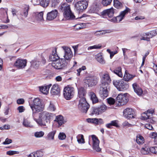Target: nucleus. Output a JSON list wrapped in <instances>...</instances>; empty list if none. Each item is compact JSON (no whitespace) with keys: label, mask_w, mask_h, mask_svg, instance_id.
Instances as JSON below:
<instances>
[{"label":"nucleus","mask_w":157,"mask_h":157,"mask_svg":"<svg viewBox=\"0 0 157 157\" xmlns=\"http://www.w3.org/2000/svg\"><path fill=\"white\" fill-rule=\"evenodd\" d=\"M52 117L51 113L46 112L43 111L39 114L38 119L34 118V120L40 126H46L49 123V120Z\"/></svg>","instance_id":"obj_1"},{"label":"nucleus","mask_w":157,"mask_h":157,"mask_svg":"<svg viewBox=\"0 0 157 157\" xmlns=\"http://www.w3.org/2000/svg\"><path fill=\"white\" fill-rule=\"evenodd\" d=\"M29 105L33 111L32 117L34 118L36 113L43 111L44 109V105L38 98H34L32 102L29 104Z\"/></svg>","instance_id":"obj_2"},{"label":"nucleus","mask_w":157,"mask_h":157,"mask_svg":"<svg viewBox=\"0 0 157 157\" xmlns=\"http://www.w3.org/2000/svg\"><path fill=\"white\" fill-rule=\"evenodd\" d=\"M60 8L63 12V14L64 17L67 20L74 19L75 16L72 12L70 5L66 3L61 4Z\"/></svg>","instance_id":"obj_3"},{"label":"nucleus","mask_w":157,"mask_h":157,"mask_svg":"<svg viewBox=\"0 0 157 157\" xmlns=\"http://www.w3.org/2000/svg\"><path fill=\"white\" fill-rule=\"evenodd\" d=\"M83 81L89 87H92L97 84L98 78L95 76L87 74L85 77Z\"/></svg>","instance_id":"obj_4"},{"label":"nucleus","mask_w":157,"mask_h":157,"mask_svg":"<svg viewBox=\"0 0 157 157\" xmlns=\"http://www.w3.org/2000/svg\"><path fill=\"white\" fill-rule=\"evenodd\" d=\"M75 92V89L73 87L67 86L63 89V94L66 100H69L73 97Z\"/></svg>","instance_id":"obj_5"},{"label":"nucleus","mask_w":157,"mask_h":157,"mask_svg":"<svg viewBox=\"0 0 157 157\" xmlns=\"http://www.w3.org/2000/svg\"><path fill=\"white\" fill-rule=\"evenodd\" d=\"M113 84L119 91H124L128 89L129 87L128 84L124 82L123 80H113Z\"/></svg>","instance_id":"obj_6"},{"label":"nucleus","mask_w":157,"mask_h":157,"mask_svg":"<svg viewBox=\"0 0 157 157\" xmlns=\"http://www.w3.org/2000/svg\"><path fill=\"white\" fill-rule=\"evenodd\" d=\"M117 105L122 106L125 105L128 101V99L126 94H119L116 98Z\"/></svg>","instance_id":"obj_7"},{"label":"nucleus","mask_w":157,"mask_h":157,"mask_svg":"<svg viewBox=\"0 0 157 157\" xmlns=\"http://www.w3.org/2000/svg\"><path fill=\"white\" fill-rule=\"evenodd\" d=\"M88 6V2L86 0H79L75 4V9L79 12H82L86 9Z\"/></svg>","instance_id":"obj_8"},{"label":"nucleus","mask_w":157,"mask_h":157,"mask_svg":"<svg viewBox=\"0 0 157 157\" xmlns=\"http://www.w3.org/2000/svg\"><path fill=\"white\" fill-rule=\"evenodd\" d=\"M130 10L128 7H126V9L124 11L121 12L120 14L116 17H114L111 18L109 20L112 22L114 23H117L121 21L124 17L125 15L127 14L130 12Z\"/></svg>","instance_id":"obj_9"},{"label":"nucleus","mask_w":157,"mask_h":157,"mask_svg":"<svg viewBox=\"0 0 157 157\" xmlns=\"http://www.w3.org/2000/svg\"><path fill=\"white\" fill-rule=\"evenodd\" d=\"M64 53L63 57L65 61L67 60L70 61L73 57V54L71 48L66 46H63L61 47Z\"/></svg>","instance_id":"obj_10"},{"label":"nucleus","mask_w":157,"mask_h":157,"mask_svg":"<svg viewBox=\"0 0 157 157\" xmlns=\"http://www.w3.org/2000/svg\"><path fill=\"white\" fill-rule=\"evenodd\" d=\"M67 63L64 59H61L59 60L58 61H56L55 62H52L51 65L52 67L55 69L57 70L62 69L67 64Z\"/></svg>","instance_id":"obj_11"},{"label":"nucleus","mask_w":157,"mask_h":157,"mask_svg":"<svg viewBox=\"0 0 157 157\" xmlns=\"http://www.w3.org/2000/svg\"><path fill=\"white\" fill-rule=\"evenodd\" d=\"M100 75L101 78V85L104 84V85H108V86H109L111 80L109 73L107 72H105L103 73H100Z\"/></svg>","instance_id":"obj_12"},{"label":"nucleus","mask_w":157,"mask_h":157,"mask_svg":"<svg viewBox=\"0 0 157 157\" xmlns=\"http://www.w3.org/2000/svg\"><path fill=\"white\" fill-rule=\"evenodd\" d=\"M114 13V9L112 7L104 10L99 14L103 18H108L112 17L113 16Z\"/></svg>","instance_id":"obj_13"},{"label":"nucleus","mask_w":157,"mask_h":157,"mask_svg":"<svg viewBox=\"0 0 157 157\" xmlns=\"http://www.w3.org/2000/svg\"><path fill=\"white\" fill-rule=\"evenodd\" d=\"M101 85L99 93L100 97L104 99L107 97L108 95V89L109 86L108 85Z\"/></svg>","instance_id":"obj_14"},{"label":"nucleus","mask_w":157,"mask_h":157,"mask_svg":"<svg viewBox=\"0 0 157 157\" xmlns=\"http://www.w3.org/2000/svg\"><path fill=\"white\" fill-rule=\"evenodd\" d=\"M91 138L93 141V148L97 152L101 151V149L99 147V141L97 137L94 135H92L89 136V139Z\"/></svg>","instance_id":"obj_15"},{"label":"nucleus","mask_w":157,"mask_h":157,"mask_svg":"<svg viewBox=\"0 0 157 157\" xmlns=\"http://www.w3.org/2000/svg\"><path fill=\"white\" fill-rule=\"evenodd\" d=\"M107 108V106L104 105H102L97 108H94L91 113L92 114L98 115L105 112Z\"/></svg>","instance_id":"obj_16"},{"label":"nucleus","mask_w":157,"mask_h":157,"mask_svg":"<svg viewBox=\"0 0 157 157\" xmlns=\"http://www.w3.org/2000/svg\"><path fill=\"white\" fill-rule=\"evenodd\" d=\"M27 60L26 59H18L15 62L14 65L18 69H23L26 66Z\"/></svg>","instance_id":"obj_17"},{"label":"nucleus","mask_w":157,"mask_h":157,"mask_svg":"<svg viewBox=\"0 0 157 157\" xmlns=\"http://www.w3.org/2000/svg\"><path fill=\"white\" fill-rule=\"evenodd\" d=\"M123 115L124 117L128 119H130L134 118V111L131 108H127L124 109L123 112Z\"/></svg>","instance_id":"obj_18"},{"label":"nucleus","mask_w":157,"mask_h":157,"mask_svg":"<svg viewBox=\"0 0 157 157\" xmlns=\"http://www.w3.org/2000/svg\"><path fill=\"white\" fill-rule=\"evenodd\" d=\"M58 12L56 10H54L48 12L47 15L46 20L50 21L56 18L57 16Z\"/></svg>","instance_id":"obj_19"},{"label":"nucleus","mask_w":157,"mask_h":157,"mask_svg":"<svg viewBox=\"0 0 157 157\" xmlns=\"http://www.w3.org/2000/svg\"><path fill=\"white\" fill-rule=\"evenodd\" d=\"M56 53L57 49L55 48L53 50L52 54L49 56V59L50 61L55 62L59 59V57Z\"/></svg>","instance_id":"obj_20"},{"label":"nucleus","mask_w":157,"mask_h":157,"mask_svg":"<svg viewBox=\"0 0 157 157\" xmlns=\"http://www.w3.org/2000/svg\"><path fill=\"white\" fill-rule=\"evenodd\" d=\"M60 93V89L57 84L53 85L51 88V93L52 95H58Z\"/></svg>","instance_id":"obj_21"},{"label":"nucleus","mask_w":157,"mask_h":157,"mask_svg":"<svg viewBox=\"0 0 157 157\" xmlns=\"http://www.w3.org/2000/svg\"><path fill=\"white\" fill-rule=\"evenodd\" d=\"M134 92L139 96H141L143 93L142 89L138 84L135 83L132 85Z\"/></svg>","instance_id":"obj_22"},{"label":"nucleus","mask_w":157,"mask_h":157,"mask_svg":"<svg viewBox=\"0 0 157 157\" xmlns=\"http://www.w3.org/2000/svg\"><path fill=\"white\" fill-rule=\"evenodd\" d=\"M86 121L88 123H91L96 124H101L103 122L101 118H88Z\"/></svg>","instance_id":"obj_23"},{"label":"nucleus","mask_w":157,"mask_h":157,"mask_svg":"<svg viewBox=\"0 0 157 157\" xmlns=\"http://www.w3.org/2000/svg\"><path fill=\"white\" fill-rule=\"evenodd\" d=\"M90 99L93 103H96L98 102V99L95 94L93 92L90 91L88 93Z\"/></svg>","instance_id":"obj_24"},{"label":"nucleus","mask_w":157,"mask_h":157,"mask_svg":"<svg viewBox=\"0 0 157 157\" xmlns=\"http://www.w3.org/2000/svg\"><path fill=\"white\" fill-rule=\"evenodd\" d=\"M52 84H50L48 86L39 87L40 90L44 94H47L48 93L49 88L51 86Z\"/></svg>","instance_id":"obj_25"},{"label":"nucleus","mask_w":157,"mask_h":157,"mask_svg":"<svg viewBox=\"0 0 157 157\" xmlns=\"http://www.w3.org/2000/svg\"><path fill=\"white\" fill-rule=\"evenodd\" d=\"M82 105V107H80L79 105H78V108L83 113H86L89 108L90 105L87 102L86 104V103H83Z\"/></svg>","instance_id":"obj_26"},{"label":"nucleus","mask_w":157,"mask_h":157,"mask_svg":"<svg viewBox=\"0 0 157 157\" xmlns=\"http://www.w3.org/2000/svg\"><path fill=\"white\" fill-rule=\"evenodd\" d=\"M54 121L56 122L59 126H61L64 123L63 117L61 115L57 116Z\"/></svg>","instance_id":"obj_27"},{"label":"nucleus","mask_w":157,"mask_h":157,"mask_svg":"<svg viewBox=\"0 0 157 157\" xmlns=\"http://www.w3.org/2000/svg\"><path fill=\"white\" fill-rule=\"evenodd\" d=\"M32 66L35 68L38 67L41 64L40 59L39 58H36L33 60L31 62Z\"/></svg>","instance_id":"obj_28"},{"label":"nucleus","mask_w":157,"mask_h":157,"mask_svg":"<svg viewBox=\"0 0 157 157\" xmlns=\"http://www.w3.org/2000/svg\"><path fill=\"white\" fill-rule=\"evenodd\" d=\"M96 59L100 63L103 64L105 63V61L104 60L101 54L99 53L96 56Z\"/></svg>","instance_id":"obj_29"},{"label":"nucleus","mask_w":157,"mask_h":157,"mask_svg":"<svg viewBox=\"0 0 157 157\" xmlns=\"http://www.w3.org/2000/svg\"><path fill=\"white\" fill-rule=\"evenodd\" d=\"M78 96L79 98L84 97L86 94V91L83 88L81 87L78 89Z\"/></svg>","instance_id":"obj_30"},{"label":"nucleus","mask_w":157,"mask_h":157,"mask_svg":"<svg viewBox=\"0 0 157 157\" xmlns=\"http://www.w3.org/2000/svg\"><path fill=\"white\" fill-rule=\"evenodd\" d=\"M151 115L148 114V113L146 112L142 114L141 119L144 120L148 119V121L151 122Z\"/></svg>","instance_id":"obj_31"},{"label":"nucleus","mask_w":157,"mask_h":157,"mask_svg":"<svg viewBox=\"0 0 157 157\" xmlns=\"http://www.w3.org/2000/svg\"><path fill=\"white\" fill-rule=\"evenodd\" d=\"M135 76V75H132L125 72L124 76V79L125 81H129L132 80Z\"/></svg>","instance_id":"obj_32"},{"label":"nucleus","mask_w":157,"mask_h":157,"mask_svg":"<svg viewBox=\"0 0 157 157\" xmlns=\"http://www.w3.org/2000/svg\"><path fill=\"white\" fill-rule=\"evenodd\" d=\"M22 124L23 125L27 128H32L33 125L31 124V122L26 119L24 118Z\"/></svg>","instance_id":"obj_33"},{"label":"nucleus","mask_w":157,"mask_h":157,"mask_svg":"<svg viewBox=\"0 0 157 157\" xmlns=\"http://www.w3.org/2000/svg\"><path fill=\"white\" fill-rule=\"evenodd\" d=\"M136 141L138 144H142L144 143V139L142 136L138 135L136 136Z\"/></svg>","instance_id":"obj_34"},{"label":"nucleus","mask_w":157,"mask_h":157,"mask_svg":"<svg viewBox=\"0 0 157 157\" xmlns=\"http://www.w3.org/2000/svg\"><path fill=\"white\" fill-rule=\"evenodd\" d=\"M113 72L119 77H122L123 76V74L121 72V68L120 67H118L116 68L113 71Z\"/></svg>","instance_id":"obj_35"},{"label":"nucleus","mask_w":157,"mask_h":157,"mask_svg":"<svg viewBox=\"0 0 157 157\" xmlns=\"http://www.w3.org/2000/svg\"><path fill=\"white\" fill-rule=\"evenodd\" d=\"M47 110L48 111L53 112L56 110V107L52 101H50L49 104L47 107Z\"/></svg>","instance_id":"obj_36"},{"label":"nucleus","mask_w":157,"mask_h":157,"mask_svg":"<svg viewBox=\"0 0 157 157\" xmlns=\"http://www.w3.org/2000/svg\"><path fill=\"white\" fill-rule=\"evenodd\" d=\"M150 151V148L147 146L142 147L141 150V152L144 155L148 154Z\"/></svg>","instance_id":"obj_37"},{"label":"nucleus","mask_w":157,"mask_h":157,"mask_svg":"<svg viewBox=\"0 0 157 157\" xmlns=\"http://www.w3.org/2000/svg\"><path fill=\"white\" fill-rule=\"evenodd\" d=\"M56 132V131H53L49 132L47 136V139L49 140H53Z\"/></svg>","instance_id":"obj_38"},{"label":"nucleus","mask_w":157,"mask_h":157,"mask_svg":"<svg viewBox=\"0 0 157 157\" xmlns=\"http://www.w3.org/2000/svg\"><path fill=\"white\" fill-rule=\"evenodd\" d=\"M40 4L43 7H47L49 4L50 0H39Z\"/></svg>","instance_id":"obj_39"},{"label":"nucleus","mask_w":157,"mask_h":157,"mask_svg":"<svg viewBox=\"0 0 157 157\" xmlns=\"http://www.w3.org/2000/svg\"><path fill=\"white\" fill-rule=\"evenodd\" d=\"M77 141L79 144H84L85 143L83 135L79 134L77 136Z\"/></svg>","instance_id":"obj_40"},{"label":"nucleus","mask_w":157,"mask_h":157,"mask_svg":"<svg viewBox=\"0 0 157 157\" xmlns=\"http://www.w3.org/2000/svg\"><path fill=\"white\" fill-rule=\"evenodd\" d=\"M44 13L43 12H41L37 14L36 17V19L39 21H44Z\"/></svg>","instance_id":"obj_41"},{"label":"nucleus","mask_w":157,"mask_h":157,"mask_svg":"<svg viewBox=\"0 0 157 157\" xmlns=\"http://www.w3.org/2000/svg\"><path fill=\"white\" fill-rule=\"evenodd\" d=\"M145 35L147 36H148L150 39V38H152L153 36H156V35L155 30H153L150 32L146 33Z\"/></svg>","instance_id":"obj_42"},{"label":"nucleus","mask_w":157,"mask_h":157,"mask_svg":"<svg viewBox=\"0 0 157 157\" xmlns=\"http://www.w3.org/2000/svg\"><path fill=\"white\" fill-rule=\"evenodd\" d=\"M101 47V44H98V45H95L93 46H90L87 49L88 50H90L93 49H100Z\"/></svg>","instance_id":"obj_43"},{"label":"nucleus","mask_w":157,"mask_h":157,"mask_svg":"<svg viewBox=\"0 0 157 157\" xmlns=\"http://www.w3.org/2000/svg\"><path fill=\"white\" fill-rule=\"evenodd\" d=\"M33 153L35 157H42L44 155L43 152L41 151H37Z\"/></svg>","instance_id":"obj_44"},{"label":"nucleus","mask_w":157,"mask_h":157,"mask_svg":"<svg viewBox=\"0 0 157 157\" xmlns=\"http://www.w3.org/2000/svg\"><path fill=\"white\" fill-rule=\"evenodd\" d=\"M29 10V6H26L24 8L23 11V13L22 14V15L25 17H26L28 14V12Z\"/></svg>","instance_id":"obj_45"},{"label":"nucleus","mask_w":157,"mask_h":157,"mask_svg":"<svg viewBox=\"0 0 157 157\" xmlns=\"http://www.w3.org/2000/svg\"><path fill=\"white\" fill-rule=\"evenodd\" d=\"M44 135V132L41 131L39 132H35L34 134V136L36 138H40L43 136Z\"/></svg>","instance_id":"obj_46"},{"label":"nucleus","mask_w":157,"mask_h":157,"mask_svg":"<svg viewBox=\"0 0 157 157\" xmlns=\"http://www.w3.org/2000/svg\"><path fill=\"white\" fill-rule=\"evenodd\" d=\"M113 5L117 9L120 8L122 6V4L119 1L113 2Z\"/></svg>","instance_id":"obj_47"},{"label":"nucleus","mask_w":157,"mask_h":157,"mask_svg":"<svg viewBox=\"0 0 157 157\" xmlns=\"http://www.w3.org/2000/svg\"><path fill=\"white\" fill-rule=\"evenodd\" d=\"M80 99L79 100V103L78 105H79L80 107H82V104L86 103V104L87 101H86V98L85 97L79 98Z\"/></svg>","instance_id":"obj_48"},{"label":"nucleus","mask_w":157,"mask_h":157,"mask_svg":"<svg viewBox=\"0 0 157 157\" xmlns=\"http://www.w3.org/2000/svg\"><path fill=\"white\" fill-rule=\"evenodd\" d=\"M112 0H102V4L104 6H106L109 5Z\"/></svg>","instance_id":"obj_49"},{"label":"nucleus","mask_w":157,"mask_h":157,"mask_svg":"<svg viewBox=\"0 0 157 157\" xmlns=\"http://www.w3.org/2000/svg\"><path fill=\"white\" fill-rule=\"evenodd\" d=\"M107 33V32L105 31H103L102 32L101 31H97L94 32V34L96 36H100L105 34Z\"/></svg>","instance_id":"obj_50"},{"label":"nucleus","mask_w":157,"mask_h":157,"mask_svg":"<svg viewBox=\"0 0 157 157\" xmlns=\"http://www.w3.org/2000/svg\"><path fill=\"white\" fill-rule=\"evenodd\" d=\"M107 102L109 105H113L115 102V99L112 98H109L107 99Z\"/></svg>","instance_id":"obj_51"},{"label":"nucleus","mask_w":157,"mask_h":157,"mask_svg":"<svg viewBox=\"0 0 157 157\" xmlns=\"http://www.w3.org/2000/svg\"><path fill=\"white\" fill-rule=\"evenodd\" d=\"M107 51L110 54V59H112L115 54L117 53V51L111 52L109 49H107Z\"/></svg>","instance_id":"obj_52"},{"label":"nucleus","mask_w":157,"mask_h":157,"mask_svg":"<svg viewBox=\"0 0 157 157\" xmlns=\"http://www.w3.org/2000/svg\"><path fill=\"white\" fill-rule=\"evenodd\" d=\"M66 135L63 132H60L58 138L59 139L63 140L65 139Z\"/></svg>","instance_id":"obj_53"},{"label":"nucleus","mask_w":157,"mask_h":157,"mask_svg":"<svg viewBox=\"0 0 157 157\" xmlns=\"http://www.w3.org/2000/svg\"><path fill=\"white\" fill-rule=\"evenodd\" d=\"M86 68L85 66H82L79 69H77V75L78 76H80V73L82 71L84 70H86Z\"/></svg>","instance_id":"obj_54"},{"label":"nucleus","mask_w":157,"mask_h":157,"mask_svg":"<svg viewBox=\"0 0 157 157\" xmlns=\"http://www.w3.org/2000/svg\"><path fill=\"white\" fill-rule=\"evenodd\" d=\"M150 152L152 153L157 154V147H150Z\"/></svg>","instance_id":"obj_55"},{"label":"nucleus","mask_w":157,"mask_h":157,"mask_svg":"<svg viewBox=\"0 0 157 157\" xmlns=\"http://www.w3.org/2000/svg\"><path fill=\"white\" fill-rule=\"evenodd\" d=\"M143 36H141L140 38V40H146L147 41H149L150 39L148 37V36H147L145 35V33H144L143 34Z\"/></svg>","instance_id":"obj_56"},{"label":"nucleus","mask_w":157,"mask_h":157,"mask_svg":"<svg viewBox=\"0 0 157 157\" xmlns=\"http://www.w3.org/2000/svg\"><path fill=\"white\" fill-rule=\"evenodd\" d=\"M19 152L17 151H9L7 152V154L8 155H11L14 154H18Z\"/></svg>","instance_id":"obj_57"},{"label":"nucleus","mask_w":157,"mask_h":157,"mask_svg":"<svg viewBox=\"0 0 157 157\" xmlns=\"http://www.w3.org/2000/svg\"><path fill=\"white\" fill-rule=\"evenodd\" d=\"M17 110H18L19 113H22L25 111V109L23 106H21L18 107Z\"/></svg>","instance_id":"obj_58"},{"label":"nucleus","mask_w":157,"mask_h":157,"mask_svg":"<svg viewBox=\"0 0 157 157\" xmlns=\"http://www.w3.org/2000/svg\"><path fill=\"white\" fill-rule=\"evenodd\" d=\"M111 125L116 127H118L119 125L118 124V121L117 120L113 121L111 122Z\"/></svg>","instance_id":"obj_59"},{"label":"nucleus","mask_w":157,"mask_h":157,"mask_svg":"<svg viewBox=\"0 0 157 157\" xmlns=\"http://www.w3.org/2000/svg\"><path fill=\"white\" fill-rule=\"evenodd\" d=\"M12 142V140L7 138L6 139L5 141L3 142V144H8L11 143Z\"/></svg>","instance_id":"obj_60"},{"label":"nucleus","mask_w":157,"mask_h":157,"mask_svg":"<svg viewBox=\"0 0 157 157\" xmlns=\"http://www.w3.org/2000/svg\"><path fill=\"white\" fill-rule=\"evenodd\" d=\"M150 137L152 138H155L157 137V133L155 132L151 133L150 134Z\"/></svg>","instance_id":"obj_61"},{"label":"nucleus","mask_w":157,"mask_h":157,"mask_svg":"<svg viewBox=\"0 0 157 157\" xmlns=\"http://www.w3.org/2000/svg\"><path fill=\"white\" fill-rule=\"evenodd\" d=\"M145 127L150 130H151L153 129V128L152 125L149 124H146L145 125Z\"/></svg>","instance_id":"obj_62"},{"label":"nucleus","mask_w":157,"mask_h":157,"mask_svg":"<svg viewBox=\"0 0 157 157\" xmlns=\"http://www.w3.org/2000/svg\"><path fill=\"white\" fill-rule=\"evenodd\" d=\"M90 11L92 13L98 14V10L96 9L94 7H93L92 9L90 10Z\"/></svg>","instance_id":"obj_63"},{"label":"nucleus","mask_w":157,"mask_h":157,"mask_svg":"<svg viewBox=\"0 0 157 157\" xmlns=\"http://www.w3.org/2000/svg\"><path fill=\"white\" fill-rule=\"evenodd\" d=\"M24 102V100L23 99H19L17 100V103L19 104H23Z\"/></svg>","instance_id":"obj_64"}]
</instances>
